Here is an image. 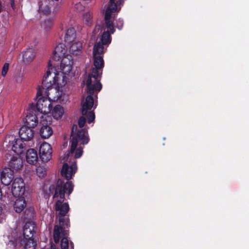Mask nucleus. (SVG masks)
Wrapping results in <instances>:
<instances>
[{"instance_id": "1", "label": "nucleus", "mask_w": 249, "mask_h": 249, "mask_svg": "<svg viewBox=\"0 0 249 249\" xmlns=\"http://www.w3.org/2000/svg\"><path fill=\"white\" fill-rule=\"evenodd\" d=\"M118 5H121L119 1L110 0L109 4L106 9L104 26L107 30L102 34L100 42H96L93 47V67L92 68L91 73L88 75V76L92 77L93 78L98 79L100 75L102 74L104 67V60L103 57L104 49L103 45L110 43L111 41L110 35L113 34L115 31L114 23L115 14L113 13L117 11Z\"/></svg>"}, {"instance_id": "2", "label": "nucleus", "mask_w": 249, "mask_h": 249, "mask_svg": "<svg viewBox=\"0 0 249 249\" xmlns=\"http://www.w3.org/2000/svg\"><path fill=\"white\" fill-rule=\"evenodd\" d=\"M74 185L71 181L65 182L61 179H58L56 182L50 185L48 190L44 189V197L49 198L51 195L53 199L59 198L55 205L56 211H60V214L62 216L66 215L69 211V206L68 203H63L65 199V194L69 196L72 192Z\"/></svg>"}, {"instance_id": "3", "label": "nucleus", "mask_w": 249, "mask_h": 249, "mask_svg": "<svg viewBox=\"0 0 249 249\" xmlns=\"http://www.w3.org/2000/svg\"><path fill=\"white\" fill-rule=\"evenodd\" d=\"M51 74L50 71H47L42 79V85L38 87L36 96L37 101L36 104L35 105L34 103H31L29 105L30 108L32 111L36 109L37 111L41 113L46 114L50 113L52 110L53 107L51 103L48 99V91L52 88L53 84L57 83V78L56 76H54L53 82L51 80H48V77Z\"/></svg>"}, {"instance_id": "4", "label": "nucleus", "mask_w": 249, "mask_h": 249, "mask_svg": "<svg viewBox=\"0 0 249 249\" xmlns=\"http://www.w3.org/2000/svg\"><path fill=\"white\" fill-rule=\"evenodd\" d=\"M102 88V85L98 79L88 76L86 81V90L87 96L85 100L81 102V112L83 116L87 119L89 124L94 121L95 115L91 110L94 106V100L97 98V94Z\"/></svg>"}, {"instance_id": "5", "label": "nucleus", "mask_w": 249, "mask_h": 249, "mask_svg": "<svg viewBox=\"0 0 249 249\" xmlns=\"http://www.w3.org/2000/svg\"><path fill=\"white\" fill-rule=\"evenodd\" d=\"M89 141V138L88 131L84 128H81L77 130V125L73 124L70 137L71 149L70 151L65 154V158H69L72 156L78 144L85 145L88 144Z\"/></svg>"}, {"instance_id": "6", "label": "nucleus", "mask_w": 249, "mask_h": 249, "mask_svg": "<svg viewBox=\"0 0 249 249\" xmlns=\"http://www.w3.org/2000/svg\"><path fill=\"white\" fill-rule=\"evenodd\" d=\"M59 225H55L53 228V237L56 244L59 243L60 238L62 236H68L69 231L66 230L70 226L69 218L65 219L64 217L59 219Z\"/></svg>"}, {"instance_id": "7", "label": "nucleus", "mask_w": 249, "mask_h": 249, "mask_svg": "<svg viewBox=\"0 0 249 249\" xmlns=\"http://www.w3.org/2000/svg\"><path fill=\"white\" fill-rule=\"evenodd\" d=\"M25 191V183L21 178H15L13 182L11 193L15 197L23 196Z\"/></svg>"}, {"instance_id": "8", "label": "nucleus", "mask_w": 249, "mask_h": 249, "mask_svg": "<svg viewBox=\"0 0 249 249\" xmlns=\"http://www.w3.org/2000/svg\"><path fill=\"white\" fill-rule=\"evenodd\" d=\"M52 152V147L49 143L43 142L40 145L39 155L40 160L43 162H47L51 160Z\"/></svg>"}, {"instance_id": "9", "label": "nucleus", "mask_w": 249, "mask_h": 249, "mask_svg": "<svg viewBox=\"0 0 249 249\" xmlns=\"http://www.w3.org/2000/svg\"><path fill=\"white\" fill-rule=\"evenodd\" d=\"M76 162L75 161L72 163L71 166H69L67 163L63 164L61 174L67 179L66 182L70 181V179L71 178L72 175L76 172ZM64 182H66V181Z\"/></svg>"}, {"instance_id": "10", "label": "nucleus", "mask_w": 249, "mask_h": 249, "mask_svg": "<svg viewBox=\"0 0 249 249\" xmlns=\"http://www.w3.org/2000/svg\"><path fill=\"white\" fill-rule=\"evenodd\" d=\"M56 2H53L51 0H39L38 2V12L41 14L47 15L51 11V5L54 6V9L57 10L58 9H55Z\"/></svg>"}, {"instance_id": "11", "label": "nucleus", "mask_w": 249, "mask_h": 249, "mask_svg": "<svg viewBox=\"0 0 249 249\" xmlns=\"http://www.w3.org/2000/svg\"><path fill=\"white\" fill-rule=\"evenodd\" d=\"M32 127L23 125L19 130L18 134L20 138L25 142H29L33 140L34 132Z\"/></svg>"}, {"instance_id": "12", "label": "nucleus", "mask_w": 249, "mask_h": 249, "mask_svg": "<svg viewBox=\"0 0 249 249\" xmlns=\"http://www.w3.org/2000/svg\"><path fill=\"white\" fill-rule=\"evenodd\" d=\"M14 179V172L11 169L4 168L1 172L0 179L4 186L9 185Z\"/></svg>"}, {"instance_id": "13", "label": "nucleus", "mask_w": 249, "mask_h": 249, "mask_svg": "<svg viewBox=\"0 0 249 249\" xmlns=\"http://www.w3.org/2000/svg\"><path fill=\"white\" fill-rule=\"evenodd\" d=\"M21 138L16 139L13 142L12 150L18 155L24 154L26 150V144Z\"/></svg>"}, {"instance_id": "14", "label": "nucleus", "mask_w": 249, "mask_h": 249, "mask_svg": "<svg viewBox=\"0 0 249 249\" xmlns=\"http://www.w3.org/2000/svg\"><path fill=\"white\" fill-rule=\"evenodd\" d=\"M36 228V224L33 221H26L23 227V235L24 239H29L33 238L34 233H36L35 229Z\"/></svg>"}, {"instance_id": "15", "label": "nucleus", "mask_w": 249, "mask_h": 249, "mask_svg": "<svg viewBox=\"0 0 249 249\" xmlns=\"http://www.w3.org/2000/svg\"><path fill=\"white\" fill-rule=\"evenodd\" d=\"M6 158L8 159V157H10V160L8 162L9 169H11L13 171L18 170L22 166V159L18 156H11L10 154H6Z\"/></svg>"}, {"instance_id": "16", "label": "nucleus", "mask_w": 249, "mask_h": 249, "mask_svg": "<svg viewBox=\"0 0 249 249\" xmlns=\"http://www.w3.org/2000/svg\"><path fill=\"white\" fill-rule=\"evenodd\" d=\"M73 62L68 58L63 57L60 63V68L63 73L65 74H69L72 70Z\"/></svg>"}, {"instance_id": "17", "label": "nucleus", "mask_w": 249, "mask_h": 249, "mask_svg": "<svg viewBox=\"0 0 249 249\" xmlns=\"http://www.w3.org/2000/svg\"><path fill=\"white\" fill-rule=\"evenodd\" d=\"M14 204V209L17 213H21L26 207L27 203L24 197L23 196H17Z\"/></svg>"}, {"instance_id": "18", "label": "nucleus", "mask_w": 249, "mask_h": 249, "mask_svg": "<svg viewBox=\"0 0 249 249\" xmlns=\"http://www.w3.org/2000/svg\"><path fill=\"white\" fill-rule=\"evenodd\" d=\"M24 123L25 126L34 128L38 124V119L36 115L33 113H31V111L27 114L24 120Z\"/></svg>"}, {"instance_id": "19", "label": "nucleus", "mask_w": 249, "mask_h": 249, "mask_svg": "<svg viewBox=\"0 0 249 249\" xmlns=\"http://www.w3.org/2000/svg\"><path fill=\"white\" fill-rule=\"evenodd\" d=\"M26 161L30 164L35 165L38 161L37 151L34 149H29L27 150L26 154Z\"/></svg>"}, {"instance_id": "20", "label": "nucleus", "mask_w": 249, "mask_h": 249, "mask_svg": "<svg viewBox=\"0 0 249 249\" xmlns=\"http://www.w3.org/2000/svg\"><path fill=\"white\" fill-rule=\"evenodd\" d=\"M41 123L42 126L39 130L40 135L43 139H48L52 135L53 130L52 127L49 126L47 124H45L44 120L42 121Z\"/></svg>"}, {"instance_id": "21", "label": "nucleus", "mask_w": 249, "mask_h": 249, "mask_svg": "<svg viewBox=\"0 0 249 249\" xmlns=\"http://www.w3.org/2000/svg\"><path fill=\"white\" fill-rule=\"evenodd\" d=\"M82 43L80 41L73 43L70 48V51L73 55H78L81 53Z\"/></svg>"}, {"instance_id": "22", "label": "nucleus", "mask_w": 249, "mask_h": 249, "mask_svg": "<svg viewBox=\"0 0 249 249\" xmlns=\"http://www.w3.org/2000/svg\"><path fill=\"white\" fill-rule=\"evenodd\" d=\"M35 57V53L33 48H27L23 53V59L27 62H32Z\"/></svg>"}, {"instance_id": "23", "label": "nucleus", "mask_w": 249, "mask_h": 249, "mask_svg": "<svg viewBox=\"0 0 249 249\" xmlns=\"http://www.w3.org/2000/svg\"><path fill=\"white\" fill-rule=\"evenodd\" d=\"M76 37V32L74 28H69L65 34L64 40L66 42L71 43Z\"/></svg>"}, {"instance_id": "24", "label": "nucleus", "mask_w": 249, "mask_h": 249, "mask_svg": "<svg viewBox=\"0 0 249 249\" xmlns=\"http://www.w3.org/2000/svg\"><path fill=\"white\" fill-rule=\"evenodd\" d=\"M64 112L63 107L60 105H57L52 110V114L55 119L58 120L62 117Z\"/></svg>"}, {"instance_id": "25", "label": "nucleus", "mask_w": 249, "mask_h": 249, "mask_svg": "<svg viewBox=\"0 0 249 249\" xmlns=\"http://www.w3.org/2000/svg\"><path fill=\"white\" fill-rule=\"evenodd\" d=\"M34 216V209L33 207H27L22 214V217L24 220H27V221H31L32 219Z\"/></svg>"}, {"instance_id": "26", "label": "nucleus", "mask_w": 249, "mask_h": 249, "mask_svg": "<svg viewBox=\"0 0 249 249\" xmlns=\"http://www.w3.org/2000/svg\"><path fill=\"white\" fill-rule=\"evenodd\" d=\"M60 239V246L61 249H68L69 245L70 249H74V244L71 241L69 243L68 236H62Z\"/></svg>"}, {"instance_id": "27", "label": "nucleus", "mask_w": 249, "mask_h": 249, "mask_svg": "<svg viewBox=\"0 0 249 249\" xmlns=\"http://www.w3.org/2000/svg\"><path fill=\"white\" fill-rule=\"evenodd\" d=\"M24 243V249H35L36 243L34 238H29V239H23Z\"/></svg>"}, {"instance_id": "28", "label": "nucleus", "mask_w": 249, "mask_h": 249, "mask_svg": "<svg viewBox=\"0 0 249 249\" xmlns=\"http://www.w3.org/2000/svg\"><path fill=\"white\" fill-rule=\"evenodd\" d=\"M54 18H49L45 19L43 23L44 28L46 30H50L51 29L54 23Z\"/></svg>"}, {"instance_id": "29", "label": "nucleus", "mask_w": 249, "mask_h": 249, "mask_svg": "<svg viewBox=\"0 0 249 249\" xmlns=\"http://www.w3.org/2000/svg\"><path fill=\"white\" fill-rule=\"evenodd\" d=\"M37 175L40 178L44 177L47 174V171L43 166H38L36 168Z\"/></svg>"}, {"instance_id": "30", "label": "nucleus", "mask_w": 249, "mask_h": 249, "mask_svg": "<svg viewBox=\"0 0 249 249\" xmlns=\"http://www.w3.org/2000/svg\"><path fill=\"white\" fill-rule=\"evenodd\" d=\"M92 16L90 13L88 12L84 14L83 19L85 23L89 26L91 23Z\"/></svg>"}, {"instance_id": "31", "label": "nucleus", "mask_w": 249, "mask_h": 249, "mask_svg": "<svg viewBox=\"0 0 249 249\" xmlns=\"http://www.w3.org/2000/svg\"><path fill=\"white\" fill-rule=\"evenodd\" d=\"M54 52L56 53H61V55H63L65 53V45L63 44H58L55 47Z\"/></svg>"}, {"instance_id": "32", "label": "nucleus", "mask_w": 249, "mask_h": 249, "mask_svg": "<svg viewBox=\"0 0 249 249\" xmlns=\"http://www.w3.org/2000/svg\"><path fill=\"white\" fill-rule=\"evenodd\" d=\"M115 27L119 30H121L123 29L124 24V20L121 18H119L118 19H116V23H115Z\"/></svg>"}, {"instance_id": "33", "label": "nucleus", "mask_w": 249, "mask_h": 249, "mask_svg": "<svg viewBox=\"0 0 249 249\" xmlns=\"http://www.w3.org/2000/svg\"><path fill=\"white\" fill-rule=\"evenodd\" d=\"M75 153L74 155V158L75 159H78L80 158L83 153V148L81 146H79L77 148H76L75 150Z\"/></svg>"}, {"instance_id": "34", "label": "nucleus", "mask_w": 249, "mask_h": 249, "mask_svg": "<svg viewBox=\"0 0 249 249\" xmlns=\"http://www.w3.org/2000/svg\"><path fill=\"white\" fill-rule=\"evenodd\" d=\"M86 122V118L84 116H81L78 120V124L79 127L81 129L83 128V127L85 125V124Z\"/></svg>"}, {"instance_id": "35", "label": "nucleus", "mask_w": 249, "mask_h": 249, "mask_svg": "<svg viewBox=\"0 0 249 249\" xmlns=\"http://www.w3.org/2000/svg\"><path fill=\"white\" fill-rule=\"evenodd\" d=\"M9 64L8 63H5L3 65L1 71V75L3 77H5L9 70Z\"/></svg>"}, {"instance_id": "36", "label": "nucleus", "mask_w": 249, "mask_h": 249, "mask_svg": "<svg viewBox=\"0 0 249 249\" xmlns=\"http://www.w3.org/2000/svg\"><path fill=\"white\" fill-rule=\"evenodd\" d=\"M63 55H61V53H55L53 51V55L52 56V59L55 61H59L60 59L62 60V57Z\"/></svg>"}, {"instance_id": "37", "label": "nucleus", "mask_w": 249, "mask_h": 249, "mask_svg": "<svg viewBox=\"0 0 249 249\" xmlns=\"http://www.w3.org/2000/svg\"><path fill=\"white\" fill-rule=\"evenodd\" d=\"M53 2H56L55 9H58L60 7V2L61 0H51Z\"/></svg>"}, {"instance_id": "38", "label": "nucleus", "mask_w": 249, "mask_h": 249, "mask_svg": "<svg viewBox=\"0 0 249 249\" xmlns=\"http://www.w3.org/2000/svg\"><path fill=\"white\" fill-rule=\"evenodd\" d=\"M75 8H79L80 9V10H82L83 8V7L82 6V5L80 3H77L75 5Z\"/></svg>"}, {"instance_id": "39", "label": "nucleus", "mask_w": 249, "mask_h": 249, "mask_svg": "<svg viewBox=\"0 0 249 249\" xmlns=\"http://www.w3.org/2000/svg\"><path fill=\"white\" fill-rule=\"evenodd\" d=\"M48 249H56V246H55V244H53V243H52L51 245L50 248H49Z\"/></svg>"}, {"instance_id": "40", "label": "nucleus", "mask_w": 249, "mask_h": 249, "mask_svg": "<svg viewBox=\"0 0 249 249\" xmlns=\"http://www.w3.org/2000/svg\"><path fill=\"white\" fill-rule=\"evenodd\" d=\"M11 7H12V8L13 9H14V7H15V3H14V0H12L11 1Z\"/></svg>"}, {"instance_id": "41", "label": "nucleus", "mask_w": 249, "mask_h": 249, "mask_svg": "<svg viewBox=\"0 0 249 249\" xmlns=\"http://www.w3.org/2000/svg\"><path fill=\"white\" fill-rule=\"evenodd\" d=\"M2 210H3L2 207V206L0 204V215L1 214V213H2Z\"/></svg>"}, {"instance_id": "42", "label": "nucleus", "mask_w": 249, "mask_h": 249, "mask_svg": "<svg viewBox=\"0 0 249 249\" xmlns=\"http://www.w3.org/2000/svg\"><path fill=\"white\" fill-rule=\"evenodd\" d=\"M9 244H11L13 245L14 246H15V243L12 241H9Z\"/></svg>"}, {"instance_id": "43", "label": "nucleus", "mask_w": 249, "mask_h": 249, "mask_svg": "<svg viewBox=\"0 0 249 249\" xmlns=\"http://www.w3.org/2000/svg\"><path fill=\"white\" fill-rule=\"evenodd\" d=\"M1 9H2V5H1V2H0V13L1 11Z\"/></svg>"}, {"instance_id": "44", "label": "nucleus", "mask_w": 249, "mask_h": 249, "mask_svg": "<svg viewBox=\"0 0 249 249\" xmlns=\"http://www.w3.org/2000/svg\"><path fill=\"white\" fill-rule=\"evenodd\" d=\"M52 66V65L50 64V61L49 62V67Z\"/></svg>"}]
</instances>
